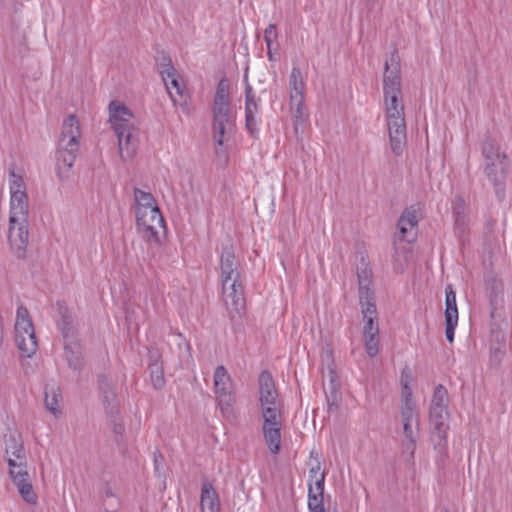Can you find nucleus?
I'll list each match as a JSON object with an SVG mask.
<instances>
[{
  "mask_svg": "<svg viewBox=\"0 0 512 512\" xmlns=\"http://www.w3.org/2000/svg\"><path fill=\"white\" fill-rule=\"evenodd\" d=\"M10 217L8 239L18 258H24L29 241L28 196L20 175L10 172Z\"/></svg>",
  "mask_w": 512,
  "mask_h": 512,
  "instance_id": "obj_1",
  "label": "nucleus"
},
{
  "mask_svg": "<svg viewBox=\"0 0 512 512\" xmlns=\"http://www.w3.org/2000/svg\"><path fill=\"white\" fill-rule=\"evenodd\" d=\"M221 283L224 302L231 319L241 317L245 309L244 289L233 246L225 245L220 256Z\"/></svg>",
  "mask_w": 512,
  "mask_h": 512,
  "instance_id": "obj_2",
  "label": "nucleus"
},
{
  "mask_svg": "<svg viewBox=\"0 0 512 512\" xmlns=\"http://www.w3.org/2000/svg\"><path fill=\"white\" fill-rule=\"evenodd\" d=\"M109 122L118 139L121 159L124 161L132 159L138 146L137 129L132 112L123 103L112 101L109 104Z\"/></svg>",
  "mask_w": 512,
  "mask_h": 512,
  "instance_id": "obj_3",
  "label": "nucleus"
},
{
  "mask_svg": "<svg viewBox=\"0 0 512 512\" xmlns=\"http://www.w3.org/2000/svg\"><path fill=\"white\" fill-rule=\"evenodd\" d=\"M401 80L400 56L394 50L384 63L383 94L385 107H404Z\"/></svg>",
  "mask_w": 512,
  "mask_h": 512,
  "instance_id": "obj_4",
  "label": "nucleus"
},
{
  "mask_svg": "<svg viewBox=\"0 0 512 512\" xmlns=\"http://www.w3.org/2000/svg\"><path fill=\"white\" fill-rule=\"evenodd\" d=\"M482 155L486 177L494 186H502L508 167L506 154L500 151V147L494 140L487 138L482 145Z\"/></svg>",
  "mask_w": 512,
  "mask_h": 512,
  "instance_id": "obj_5",
  "label": "nucleus"
},
{
  "mask_svg": "<svg viewBox=\"0 0 512 512\" xmlns=\"http://www.w3.org/2000/svg\"><path fill=\"white\" fill-rule=\"evenodd\" d=\"M15 341L21 354L31 358L37 351V340L29 311L19 306L15 321Z\"/></svg>",
  "mask_w": 512,
  "mask_h": 512,
  "instance_id": "obj_6",
  "label": "nucleus"
},
{
  "mask_svg": "<svg viewBox=\"0 0 512 512\" xmlns=\"http://www.w3.org/2000/svg\"><path fill=\"white\" fill-rule=\"evenodd\" d=\"M386 122L392 152L399 156L406 146L404 107H385Z\"/></svg>",
  "mask_w": 512,
  "mask_h": 512,
  "instance_id": "obj_7",
  "label": "nucleus"
},
{
  "mask_svg": "<svg viewBox=\"0 0 512 512\" xmlns=\"http://www.w3.org/2000/svg\"><path fill=\"white\" fill-rule=\"evenodd\" d=\"M214 392L224 417L233 416V405L236 402L232 391V380L227 369L220 365L214 371Z\"/></svg>",
  "mask_w": 512,
  "mask_h": 512,
  "instance_id": "obj_8",
  "label": "nucleus"
},
{
  "mask_svg": "<svg viewBox=\"0 0 512 512\" xmlns=\"http://www.w3.org/2000/svg\"><path fill=\"white\" fill-rule=\"evenodd\" d=\"M137 231L147 241H159V234L164 230V219L158 207L147 212H137Z\"/></svg>",
  "mask_w": 512,
  "mask_h": 512,
  "instance_id": "obj_9",
  "label": "nucleus"
},
{
  "mask_svg": "<svg viewBox=\"0 0 512 512\" xmlns=\"http://www.w3.org/2000/svg\"><path fill=\"white\" fill-rule=\"evenodd\" d=\"M447 408H430L429 421L432 427L431 440L434 449L440 455H446L447 451V430L449 428Z\"/></svg>",
  "mask_w": 512,
  "mask_h": 512,
  "instance_id": "obj_10",
  "label": "nucleus"
},
{
  "mask_svg": "<svg viewBox=\"0 0 512 512\" xmlns=\"http://www.w3.org/2000/svg\"><path fill=\"white\" fill-rule=\"evenodd\" d=\"M231 124L232 117L230 116L229 103H214L213 137L219 146L223 145L224 136L230 129Z\"/></svg>",
  "mask_w": 512,
  "mask_h": 512,
  "instance_id": "obj_11",
  "label": "nucleus"
},
{
  "mask_svg": "<svg viewBox=\"0 0 512 512\" xmlns=\"http://www.w3.org/2000/svg\"><path fill=\"white\" fill-rule=\"evenodd\" d=\"M81 137V128L78 118L74 114L67 116L63 123L60 138L58 141L59 147H78L79 139Z\"/></svg>",
  "mask_w": 512,
  "mask_h": 512,
  "instance_id": "obj_12",
  "label": "nucleus"
},
{
  "mask_svg": "<svg viewBox=\"0 0 512 512\" xmlns=\"http://www.w3.org/2000/svg\"><path fill=\"white\" fill-rule=\"evenodd\" d=\"M78 150V147L63 148L58 146L56 170L60 181L65 182L70 178Z\"/></svg>",
  "mask_w": 512,
  "mask_h": 512,
  "instance_id": "obj_13",
  "label": "nucleus"
},
{
  "mask_svg": "<svg viewBox=\"0 0 512 512\" xmlns=\"http://www.w3.org/2000/svg\"><path fill=\"white\" fill-rule=\"evenodd\" d=\"M258 383L260 407L280 404L272 375L268 371L261 372Z\"/></svg>",
  "mask_w": 512,
  "mask_h": 512,
  "instance_id": "obj_14",
  "label": "nucleus"
},
{
  "mask_svg": "<svg viewBox=\"0 0 512 512\" xmlns=\"http://www.w3.org/2000/svg\"><path fill=\"white\" fill-rule=\"evenodd\" d=\"M357 277L359 286V303L362 306H367L368 303L374 302V292L371 289L372 285V271L363 263L357 267Z\"/></svg>",
  "mask_w": 512,
  "mask_h": 512,
  "instance_id": "obj_15",
  "label": "nucleus"
},
{
  "mask_svg": "<svg viewBox=\"0 0 512 512\" xmlns=\"http://www.w3.org/2000/svg\"><path fill=\"white\" fill-rule=\"evenodd\" d=\"M245 86V118H246V129L251 135L258 133V126L256 120V113L258 112V103L255 98V94L251 85L248 83L247 76L244 77Z\"/></svg>",
  "mask_w": 512,
  "mask_h": 512,
  "instance_id": "obj_16",
  "label": "nucleus"
},
{
  "mask_svg": "<svg viewBox=\"0 0 512 512\" xmlns=\"http://www.w3.org/2000/svg\"><path fill=\"white\" fill-rule=\"evenodd\" d=\"M412 424L413 422H403V454L405 455V461L409 463L414 460L415 448L418 439V422L415 423V428H413Z\"/></svg>",
  "mask_w": 512,
  "mask_h": 512,
  "instance_id": "obj_17",
  "label": "nucleus"
},
{
  "mask_svg": "<svg viewBox=\"0 0 512 512\" xmlns=\"http://www.w3.org/2000/svg\"><path fill=\"white\" fill-rule=\"evenodd\" d=\"M420 219V207L419 205H412L406 208L401 214L398 220V228L402 237V240L406 237L407 233L417 227Z\"/></svg>",
  "mask_w": 512,
  "mask_h": 512,
  "instance_id": "obj_18",
  "label": "nucleus"
},
{
  "mask_svg": "<svg viewBox=\"0 0 512 512\" xmlns=\"http://www.w3.org/2000/svg\"><path fill=\"white\" fill-rule=\"evenodd\" d=\"M60 315L61 318L58 321V329L64 338V343L77 341L75 317L66 308H60Z\"/></svg>",
  "mask_w": 512,
  "mask_h": 512,
  "instance_id": "obj_19",
  "label": "nucleus"
},
{
  "mask_svg": "<svg viewBox=\"0 0 512 512\" xmlns=\"http://www.w3.org/2000/svg\"><path fill=\"white\" fill-rule=\"evenodd\" d=\"M394 250L393 269L398 273H402L412 258L411 247L401 239L399 242L394 243Z\"/></svg>",
  "mask_w": 512,
  "mask_h": 512,
  "instance_id": "obj_20",
  "label": "nucleus"
},
{
  "mask_svg": "<svg viewBox=\"0 0 512 512\" xmlns=\"http://www.w3.org/2000/svg\"><path fill=\"white\" fill-rule=\"evenodd\" d=\"M363 315V337L378 336L379 327L377 320V310L375 303H368L367 306H362Z\"/></svg>",
  "mask_w": 512,
  "mask_h": 512,
  "instance_id": "obj_21",
  "label": "nucleus"
},
{
  "mask_svg": "<svg viewBox=\"0 0 512 512\" xmlns=\"http://www.w3.org/2000/svg\"><path fill=\"white\" fill-rule=\"evenodd\" d=\"M306 83L299 67L294 66L289 76V96L290 100L304 99Z\"/></svg>",
  "mask_w": 512,
  "mask_h": 512,
  "instance_id": "obj_22",
  "label": "nucleus"
},
{
  "mask_svg": "<svg viewBox=\"0 0 512 512\" xmlns=\"http://www.w3.org/2000/svg\"><path fill=\"white\" fill-rule=\"evenodd\" d=\"M201 512H218L219 501L217 493L209 482H204L200 497Z\"/></svg>",
  "mask_w": 512,
  "mask_h": 512,
  "instance_id": "obj_23",
  "label": "nucleus"
},
{
  "mask_svg": "<svg viewBox=\"0 0 512 512\" xmlns=\"http://www.w3.org/2000/svg\"><path fill=\"white\" fill-rule=\"evenodd\" d=\"M290 110L293 119L295 134L303 130V124L308 120L309 113L304 105V99L290 100Z\"/></svg>",
  "mask_w": 512,
  "mask_h": 512,
  "instance_id": "obj_24",
  "label": "nucleus"
},
{
  "mask_svg": "<svg viewBox=\"0 0 512 512\" xmlns=\"http://www.w3.org/2000/svg\"><path fill=\"white\" fill-rule=\"evenodd\" d=\"M5 452L9 457L22 459L25 457L22 437L17 432L5 436Z\"/></svg>",
  "mask_w": 512,
  "mask_h": 512,
  "instance_id": "obj_25",
  "label": "nucleus"
},
{
  "mask_svg": "<svg viewBox=\"0 0 512 512\" xmlns=\"http://www.w3.org/2000/svg\"><path fill=\"white\" fill-rule=\"evenodd\" d=\"M64 350L69 367L80 370L83 367V357L79 343L77 341L64 343Z\"/></svg>",
  "mask_w": 512,
  "mask_h": 512,
  "instance_id": "obj_26",
  "label": "nucleus"
},
{
  "mask_svg": "<svg viewBox=\"0 0 512 512\" xmlns=\"http://www.w3.org/2000/svg\"><path fill=\"white\" fill-rule=\"evenodd\" d=\"M135 215L137 212H147L153 207H158L153 195L150 192L139 188L134 189Z\"/></svg>",
  "mask_w": 512,
  "mask_h": 512,
  "instance_id": "obj_27",
  "label": "nucleus"
},
{
  "mask_svg": "<svg viewBox=\"0 0 512 512\" xmlns=\"http://www.w3.org/2000/svg\"><path fill=\"white\" fill-rule=\"evenodd\" d=\"M262 427H282L281 404L261 407Z\"/></svg>",
  "mask_w": 512,
  "mask_h": 512,
  "instance_id": "obj_28",
  "label": "nucleus"
},
{
  "mask_svg": "<svg viewBox=\"0 0 512 512\" xmlns=\"http://www.w3.org/2000/svg\"><path fill=\"white\" fill-rule=\"evenodd\" d=\"M163 82L174 105H182V100L185 102L184 89L178 80L177 71H175L174 75L169 77L167 81Z\"/></svg>",
  "mask_w": 512,
  "mask_h": 512,
  "instance_id": "obj_29",
  "label": "nucleus"
},
{
  "mask_svg": "<svg viewBox=\"0 0 512 512\" xmlns=\"http://www.w3.org/2000/svg\"><path fill=\"white\" fill-rule=\"evenodd\" d=\"M282 427H262L265 443L272 454H278L281 443Z\"/></svg>",
  "mask_w": 512,
  "mask_h": 512,
  "instance_id": "obj_30",
  "label": "nucleus"
},
{
  "mask_svg": "<svg viewBox=\"0 0 512 512\" xmlns=\"http://www.w3.org/2000/svg\"><path fill=\"white\" fill-rule=\"evenodd\" d=\"M61 394L59 390L52 387L45 389V405L48 411L53 415L58 416L61 413L60 409Z\"/></svg>",
  "mask_w": 512,
  "mask_h": 512,
  "instance_id": "obj_31",
  "label": "nucleus"
},
{
  "mask_svg": "<svg viewBox=\"0 0 512 512\" xmlns=\"http://www.w3.org/2000/svg\"><path fill=\"white\" fill-rule=\"evenodd\" d=\"M156 63L163 81H167L174 75L176 69L172 65L170 56L162 52L157 56Z\"/></svg>",
  "mask_w": 512,
  "mask_h": 512,
  "instance_id": "obj_32",
  "label": "nucleus"
},
{
  "mask_svg": "<svg viewBox=\"0 0 512 512\" xmlns=\"http://www.w3.org/2000/svg\"><path fill=\"white\" fill-rule=\"evenodd\" d=\"M446 294V309H445V318H455L458 319V309L456 304V293L454 292L451 285H447L445 288Z\"/></svg>",
  "mask_w": 512,
  "mask_h": 512,
  "instance_id": "obj_33",
  "label": "nucleus"
},
{
  "mask_svg": "<svg viewBox=\"0 0 512 512\" xmlns=\"http://www.w3.org/2000/svg\"><path fill=\"white\" fill-rule=\"evenodd\" d=\"M8 465H9V474L11 478L17 477H27L29 475L27 471L26 458L22 459H14L12 457H8Z\"/></svg>",
  "mask_w": 512,
  "mask_h": 512,
  "instance_id": "obj_34",
  "label": "nucleus"
},
{
  "mask_svg": "<svg viewBox=\"0 0 512 512\" xmlns=\"http://www.w3.org/2000/svg\"><path fill=\"white\" fill-rule=\"evenodd\" d=\"M151 382L155 389H161L165 384L162 365L155 359L149 365Z\"/></svg>",
  "mask_w": 512,
  "mask_h": 512,
  "instance_id": "obj_35",
  "label": "nucleus"
},
{
  "mask_svg": "<svg viewBox=\"0 0 512 512\" xmlns=\"http://www.w3.org/2000/svg\"><path fill=\"white\" fill-rule=\"evenodd\" d=\"M229 101V82L227 79L223 78L217 85L214 103H229Z\"/></svg>",
  "mask_w": 512,
  "mask_h": 512,
  "instance_id": "obj_36",
  "label": "nucleus"
},
{
  "mask_svg": "<svg viewBox=\"0 0 512 512\" xmlns=\"http://www.w3.org/2000/svg\"><path fill=\"white\" fill-rule=\"evenodd\" d=\"M325 472L319 475H309V492H314L318 495L324 493Z\"/></svg>",
  "mask_w": 512,
  "mask_h": 512,
  "instance_id": "obj_37",
  "label": "nucleus"
},
{
  "mask_svg": "<svg viewBox=\"0 0 512 512\" xmlns=\"http://www.w3.org/2000/svg\"><path fill=\"white\" fill-rule=\"evenodd\" d=\"M446 398L447 390L442 385H438L434 390L430 408H447Z\"/></svg>",
  "mask_w": 512,
  "mask_h": 512,
  "instance_id": "obj_38",
  "label": "nucleus"
},
{
  "mask_svg": "<svg viewBox=\"0 0 512 512\" xmlns=\"http://www.w3.org/2000/svg\"><path fill=\"white\" fill-rule=\"evenodd\" d=\"M401 418L403 422H418L417 414L415 412V403L406 402L401 405Z\"/></svg>",
  "mask_w": 512,
  "mask_h": 512,
  "instance_id": "obj_39",
  "label": "nucleus"
},
{
  "mask_svg": "<svg viewBox=\"0 0 512 512\" xmlns=\"http://www.w3.org/2000/svg\"><path fill=\"white\" fill-rule=\"evenodd\" d=\"M308 508L310 512H325L323 494L308 491Z\"/></svg>",
  "mask_w": 512,
  "mask_h": 512,
  "instance_id": "obj_40",
  "label": "nucleus"
},
{
  "mask_svg": "<svg viewBox=\"0 0 512 512\" xmlns=\"http://www.w3.org/2000/svg\"><path fill=\"white\" fill-rule=\"evenodd\" d=\"M18 492L22 499L28 504L35 505L37 503V495L34 492L31 480L25 485H22V488H20Z\"/></svg>",
  "mask_w": 512,
  "mask_h": 512,
  "instance_id": "obj_41",
  "label": "nucleus"
},
{
  "mask_svg": "<svg viewBox=\"0 0 512 512\" xmlns=\"http://www.w3.org/2000/svg\"><path fill=\"white\" fill-rule=\"evenodd\" d=\"M103 397V403L105 405L106 410L113 414L117 410V401H116V394L114 390H109L106 393L102 394Z\"/></svg>",
  "mask_w": 512,
  "mask_h": 512,
  "instance_id": "obj_42",
  "label": "nucleus"
},
{
  "mask_svg": "<svg viewBox=\"0 0 512 512\" xmlns=\"http://www.w3.org/2000/svg\"><path fill=\"white\" fill-rule=\"evenodd\" d=\"M364 343H365V349L370 357H375L379 351L378 343L379 339L378 336H370V337H363Z\"/></svg>",
  "mask_w": 512,
  "mask_h": 512,
  "instance_id": "obj_43",
  "label": "nucleus"
},
{
  "mask_svg": "<svg viewBox=\"0 0 512 512\" xmlns=\"http://www.w3.org/2000/svg\"><path fill=\"white\" fill-rule=\"evenodd\" d=\"M277 39L276 25L269 24L264 31V40L267 47L272 46L273 41Z\"/></svg>",
  "mask_w": 512,
  "mask_h": 512,
  "instance_id": "obj_44",
  "label": "nucleus"
},
{
  "mask_svg": "<svg viewBox=\"0 0 512 512\" xmlns=\"http://www.w3.org/2000/svg\"><path fill=\"white\" fill-rule=\"evenodd\" d=\"M446 322V338L451 343L454 340V331L458 323V319L455 318H445Z\"/></svg>",
  "mask_w": 512,
  "mask_h": 512,
  "instance_id": "obj_45",
  "label": "nucleus"
},
{
  "mask_svg": "<svg viewBox=\"0 0 512 512\" xmlns=\"http://www.w3.org/2000/svg\"><path fill=\"white\" fill-rule=\"evenodd\" d=\"M455 216V226L459 233L463 234L465 232V227L468 222V218L465 213L461 211H457Z\"/></svg>",
  "mask_w": 512,
  "mask_h": 512,
  "instance_id": "obj_46",
  "label": "nucleus"
},
{
  "mask_svg": "<svg viewBox=\"0 0 512 512\" xmlns=\"http://www.w3.org/2000/svg\"><path fill=\"white\" fill-rule=\"evenodd\" d=\"M99 390L101 394L114 390L112 380L105 375H100L98 379Z\"/></svg>",
  "mask_w": 512,
  "mask_h": 512,
  "instance_id": "obj_47",
  "label": "nucleus"
},
{
  "mask_svg": "<svg viewBox=\"0 0 512 512\" xmlns=\"http://www.w3.org/2000/svg\"><path fill=\"white\" fill-rule=\"evenodd\" d=\"M411 380H412L411 370L409 369V367L403 368L402 372H401V379H400L401 386L409 385Z\"/></svg>",
  "mask_w": 512,
  "mask_h": 512,
  "instance_id": "obj_48",
  "label": "nucleus"
},
{
  "mask_svg": "<svg viewBox=\"0 0 512 512\" xmlns=\"http://www.w3.org/2000/svg\"><path fill=\"white\" fill-rule=\"evenodd\" d=\"M414 402L412 399V390L409 385L402 386V403Z\"/></svg>",
  "mask_w": 512,
  "mask_h": 512,
  "instance_id": "obj_49",
  "label": "nucleus"
},
{
  "mask_svg": "<svg viewBox=\"0 0 512 512\" xmlns=\"http://www.w3.org/2000/svg\"><path fill=\"white\" fill-rule=\"evenodd\" d=\"M453 210H454V215L456 214L457 211H461L462 213H465V203L461 197L455 198L454 203H453Z\"/></svg>",
  "mask_w": 512,
  "mask_h": 512,
  "instance_id": "obj_50",
  "label": "nucleus"
},
{
  "mask_svg": "<svg viewBox=\"0 0 512 512\" xmlns=\"http://www.w3.org/2000/svg\"><path fill=\"white\" fill-rule=\"evenodd\" d=\"M30 480L31 479L29 475H27V477H17L12 479L14 485L17 487L18 490L22 488V485H25Z\"/></svg>",
  "mask_w": 512,
  "mask_h": 512,
  "instance_id": "obj_51",
  "label": "nucleus"
},
{
  "mask_svg": "<svg viewBox=\"0 0 512 512\" xmlns=\"http://www.w3.org/2000/svg\"><path fill=\"white\" fill-rule=\"evenodd\" d=\"M21 365L26 375H30L35 372V367L31 364L29 360L23 361Z\"/></svg>",
  "mask_w": 512,
  "mask_h": 512,
  "instance_id": "obj_52",
  "label": "nucleus"
},
{
  "mask_svg": "<svg viewBox=\"0 0 512 512\" xmlns=\"http://www.w3.org/2000/svg\"><path fill=\"white\" fill-rule=\"evenodd\" d=\"M321 464L318 460L310 467L309 475H319L321 473Z\"/></svg>",
  "mask_w": 512,
  "mask_h": 512,
  "instance_id": "obj_53",
  "label": "nucleus"
},
{
  "mask_svg": "<svg viewBox=\"0 0 512 512\" xmlns=\"http://www.w3.org/2000/svg\"><path fill=\"white\" fill-rule=\"evenodd\" d=\"M492 340H496L499 344L505 343L506 337H505V334L500 331H498V332L492 331Z\"/></svg>",
  "mask_w": 512,
  "mask_h": 512,
  "instance_id": "obj_54",
  "label": "nucleus"
},
{
  "mask_svg": "<svg viewBox=\"0 0 512 512\" xmlns=\"http://www.w3.org/2000/svg\"><path fill=\"white\" fill-rule=\"evenodd\" d=\"M114 433L122 435L124 432V427L121 424H115L113 428Z\"/></svg>",
  "mask_w": 512,
  "mask_h": 512,
  "instance_id": "obj_55",
  "label": "nucleus"
},
{
  "mask_svg": "<svg viewBox=\"0 0 512 512\" xmlns=\"http://www.w3.org/2000/svg\"><path fill=\"white\" fill-rule=\"evenodd\" d=\"M267 56L270 61L276 60V58L274 57L273 52H272V46L267 47Z\"/></svg>",
  "mask_w": 512,
  "mask_h": 512,
  "instance_id": "obj_56",
  "label": "nucleus"
},
{
  "mask_svg": "<svg viewBox=\"0 0 512 512\" xmlns=\"http://www.w3.org/2000/svg\"><path fill=\"white\" fill-rule=\"evenodd\" d=\"M335 512H337V511H335Z\"/></svg>",
  "mask_w": 512,
  "mask_h": 512,
  "instance_id": "obj_57",
  "label": "nucleus"
}]
</instances>
